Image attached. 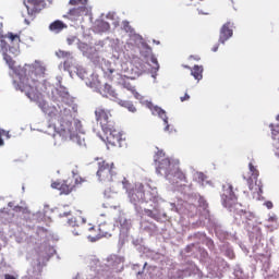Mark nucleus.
Listing matches in <instances>:
<instances>
[{
  "label": "nucleus",
  "mask_w": 279,
  "mask_h": 279,
  "mask_svg": "<svg viewBox=\"0 0 279 279\" xmlns=\"http://www.w3.org/2000/svg\"><path fill=\"white\" fill-rule=\"evenodd\" d=\"M102 132L106 134V141L108 145L112 147H123V134L114 128V124L109 129H104Z\"/></svg>",
  "instance_id": "obj_6"
},
{
  "label": "nucleus",
  "mask_w": 279,
  "mask_h": 279,
  "mask_svg": "<svg viewBox=\"0 0 279 279\" xmlns=\"http://www.w3.org/2000/svg\"><path fill=\"white\" fill-rule=\"evenodd\" d=\"M233 34L234 33L232 31V23L230 22L225 23L220 28V35H219L220 45H226L227 40H230Z\"/></svg>",
  "instance_id": "obj_12"
},
{
  "label": "nucleus",
  "mask_w": 279,
  "mask_h": 279,
  "mask_svg": "<svg viewBox=\"0 0 279 279\" xmlns=\"http://www.w3.org/2000/svg\"><path fill=\"white\" fill-rule=\"evenodd\" d=\"M68 45H73L75 43V37H71L66 39Z\"/></svg>",
  "instance_id": "obj_36"
},
{
  "label": "nucleus",
  "mask_w": 279,
  "mask_h": 279,
  "mask_svg": "<svg viewBox=\"0 0 279 279\" xmlns=\"http://www.w3.org/2000/svg\"><path fill=\"white\" fill-rule=\"evenodd\" d=\"M184 69H189L190 71L192 70L191 66L189 65H183Z\"/></svg>",
  "instance_id": "obj_39"
},
{
  "label": "nucleus",
  "mask_w": 279,
  "mask_h": 279,
  "mask_svg": "<svg viewBox=\"0 0 279 279\" xmlns=\"http://www.w3.org/2000/svg\"><path fill=\"white\" fill-rule=\"evenodd\" d=\"M277 121H279V114L277 116Z\"/></svg>",
  "instance_id": "obj_42"
},
{
  "label": "nucleus",
  "mask_w": 279,
  "mask_h": 279,
  "mask_svg": "<svg viewBox=\"0 0 279 279\" xmlns=\"http://www.w3.org/2000/svg\"><path fill=\"white\" fill-rule=\"evenodd\" d=\"M28 14H38L43 10V0H24Z\"/></svg>",
  "instance_id": "obj_13"
},
{
  "label": "nucleus",
  "mask_w": 279,
  "mask_h": 279,
  "mask_svg": "<svg viewBox=\"0 0 279 279\" xmlns=\"http://www.w3.org/2000/svg\"><path fill=\"white\" fill-rule=\"evenodd\" d=\"M207 245H208L209 250H215V242H213V240H209L207 242Z\"/></svg>",
  "instance_id": "obj_33"
},
{
  "label": "nucleus",
  "mask_w": 279,
  "mask_h": 279,
  "mask_svg": "<svg viewBox=\"0 0 279 279\" xmlns=\"http://www.w3.org/2000/svg\"><path fill=\"white\" fill-rule=\"evenodd\" d=\"M82 182H86L82 177L68 178L63 181L57 180L51 182V189L60 191L61 195H70L75 191L77 184H82Z\"/></svg>",
  "instance_id": "obj_3"
},
{
  "label": "nucleus",
  "mask_w": 279,
  "mask_h": 279,
  "mask_svg": "<svg viewBox=\"0 0 279 279\" xmlns=\"http://www.w3.org/2000/svg\"><path fill=\"white\" fill-rule=\"evenodd\" d=\"M96 175L99 182H112V178L117 175V167L114 162L99 159Z\"/></svg>",
  "instance_id": "obj_4"
},
{
  "label": "nucleus",
  "mask_w": 279,
  "mask_h": 279,
  "mask_svg": "<svg viewBox=\"0 0 279 279\" xmlns=\"http://www.w3.org/2000/svg\"><path fill=\"white\" fill-rule=\"evenodd\" d=\"M37 106L38 108H40V110H43V112H45V114H48V117H58V114L56 113L58 112V110L56 109V107L49 106V102L45 100H39L37 101Z\"/></svg>",
  "instance_id": "obj_16"
},
{
  "label": "nucleus",
  "mask_w": 279,
  "mask_h": 279,
  "mask_svg": "<svg viewBox=\"0 0 279 279\" xmlns=\"http://www.w3.org/2000/svg\"><path fill=\"white\" fill-rule=\"evenodd\" d=\"M110 73H113V71H112V70H110Z\"/></svg>",
  "instance_id": "obj_44"
},
{
  "label": "nucleus",
  "mask_w": 279,
  "mask_h": 279,
  "mask_svg": "<svg viewBox=\"0 0 279 279\" xmlns=\"http://www.w3.org/2000/svg\"><path fill=\"white\" fill-rule=\"evenodd\" d=\"M119 106H122V108H128L129 112H136V107L131 101L119 100Z\"/></svg>",
  "instance_id": "obj_23"
},
{
  "label": "nucleus",
  "mask_w": 279,
  "mask_h": 279,
  "mask_svg": "<svg viewBox=\"0 0 279 279\" xmlns=\"http://www.w3.org/2000/svg\"><path fill=\"white\" fill-rule=\"evenodd\" d=\"M219 41L218 44L214 45L213 48H211V51H214V53H216V51H219Z\"/></svg>",
  "instance_id": "obj_34"
},
{
  "label": "nucleus",
  "mask_w": 279,
  "mask_h": 279,
  "mask_svg": "<svg viewBox=\"0 0 279 279\" xmlns=\"http://www.w3.org/2000/svg\"><path fill=\"white\" fill-rule=\"evenodd\" d=\"M243 215H247V213H246V211L241 210V217H243Z\"/></svg>",
  "instance_id": "obj_38"
},
{
  "label": "nucleus",
  "mask_w": 279,
  "mask_h": 279,
  "mask_svg": "<svg viewBox=\"0 0 279 279\" xmlns=\"http://www.w3.org/2000/svg\"><path fill=\"white\" fill-rule=\"evenodd\" d=\"M95 117L97 123L100 124L101 130H108L114 125V120H112V113L109 110H106L101 107H98L95 110Z\"/></svg>",
  "instance_id": "obj_7"
},
{
  "label": "nucleus",
  "mask_w": 279,
  "mask_h": 279,
  "mask_svg": "<svg viewBox=\"0 0 279 279\" xmlns=\"http://www.w3.org/2000/svg\"><path fill=\"white\" fill-rule=\"evenodd\" d=\"M191 99V96L185 94L184 96L180 97V101H189Z\"/></svg>",
  "instance_id": "obj_32"
},
{
  "label": "nucleus",
  "mask_w": 279,
  "mask_h": 279,
  "mask_svg": "<svg viewBox=\"0 0 279 279\" xmlns=\"http://www.w3.org/2000/svg\"><path fill=\"white\" fill-rule=\"evenodd\" d=\"M274 219H275L274 217H270V218H269V221H274Z\"/></svg>",
  "instance_id": "obj_41"
},
{
  "label": "nucleus",
  "mask_w": 279,
  "mask_h": 279,
  "mask_svg": "<svg viewBox=\"0 0 279 279\" xmlns=\"http://www.w3.org/2000/svg\"><path fill=\"white\" fill-rule=\"evenodd\" d=\"M221 199L225 208H229L231 213H234V208L239 206V198L236 197V194H234V187H232V184L226 183L222 185Z\"/></svg>",
  "instance_id": "obj_5"
},
{
  "label": "nucleus",
  "mask_w": 279,
  "mask_h": 279,
  "mask_svg": "<svg viewBox=\"0 0 279 279\" xmlns=\"http://www.w3.org/2000/svg\"><path fill=\"white\" fill-rule=\"evenodd\" d=\"M59 122V134L65 141H75L77 131L73 129V112L69 108L62 109L57 116Z\"/></svg>",
  "instance_id": "obj_2"
},
{
  "label": "nucleus",
  "mask_w": 279,
  "mask_h": 279,
  "mask_svg": "<svg viewBox=\"0 0 279 279\" xmlns=\"http://www.w3.org/2000/svg\"><path fill=\"white\" fill-rule=\"evenodd\" d=\"M129 197L135 204L138 202H151V199H154V197L147 196L143 183L135 184V186L129 191Z\"/></svg>",
  "instance_id": "obj_8"
},
{
  "label": "nucleus",
  "mask_w": 279,
  "mask_h": 279,
  "mask_svg": "<svg viewBox=\"0 0 279 279\" xmlns=\"http://www.w3.org/2000/svg\"><path fill=\"white\" fill-rule=\"evenodd\" d=\"M122 86L129 90L130 93H132V95L135 97V99H141V94H138V92H136V87L134 85H132V83H130L129 81H124L122 83Z\"/></svg>",
  "instance_id": "obj_21"
},
{
  "label": "nucleus",
  "mask_w": 279,
  "mask_h": 279,
  "mask_svg": "<svg viewBox=\"0 0 279 279\" xmlns=\"http://www.w3.org/2000/svg\"><path fill=\"white\" fill-rule=\"evenodd\" d=\"M248 171L251 175L248 178L244 177V180H246V182L248 183V189L252 191V184L254 182H257L260 172L252 162L248 163Z\"/></svg>",
  "instance_id": "obj_15"
},
{
  "label": "nucleus",
  "mask_w": 279,
  "mask_h": 279,
  "mask_svg": "<svg viewBox=\"0 0 279 279\" xmlns=\"http://www.w3.org/2000/svg\"><path fill=\"white\" fill-rule=\"evenodd\" d=\"M66 24L60 20H56L54 22L50 23L49 25V29L53 33V34H60V32L66 29Z\"/></svg>",
  "instance_id": "obj_18"
},
{
  "label": "nucleus",
  "mask_w": 279,
  "mask_h": 279,
  "mask_svg": "<svg viewBox=\"0 0 279 279\" xmlns=\"http://www.w3.org/2000/svg\"><path fill=\"white\" fill-rule=\"evenodd\" d=\"M5 142L3 141V129H0V147H3Z\"/></svg>",
  "instance_id": "obj_29"
},
{
  "label": "nucleus",
  "mask_w": 279,
  "mask_h": 279,
  "mask_svg": "<svg viewBox=\"0 0 279 279\" xmlns=\"http://www.w3.org/2000/svg\"><path fill=\"white\" fill-rule=\"evenodd\" d=\"M104 93L106 97H111L112 99H117V97H119V94H117V92L112 88V85L110 84H105Z\"/></svg>",
  "instance_id": "obj_22"
},
{
  "label": "nucleus",
  "mask_w": 279,
  "mask_h": 279,
  "mask_svg": "<svg viewBox=\"0 0 279 279\" xmlns=\"http://www.w3.org/2000/svg\"><path fill=\"white\" fill-rule=\"evenodd\" d=\"M57 58H60L62 60H69L71 58V52L70 51H64V50H58L56 52Z\"/></svg>",
  "instance_id": "obj_24"
},
{
  "label": "nucleus",
  "mask_w": 279,
  "mask_h": 279,
  "mask_svg": "<svg viewBox=\"0 0 279 279\" xmlns=\"http://www.w3.org/2000/svg\"><path fill=\"white\" fill-rule=\"evenodd\" d=\"M84 223H86V219L80 215L73 216L68 220V226H70V228H77L72 230V234H74V236H80L82 234V228L80 227L84 226Z\"/></svg>",
  "instance_id": "obj_11"
},
{
  "label": "nucleus",
  "mask_w": 279,
  "mask_h": 279,
  "mask_svg": "<svg viewBox=\"0 0 279 279\" xmlns=\"http://www.w3.org/2000/svg\"><path fill=\"white\" fill-rule=\"evenodd\" d=\"M84 14H88V8H86V5H81L70 9L66 17L71 21H77L80 16H84Z\"/></svg>",
  "instance_id": "obj_14"
},
{
  "label": "nucleus",
  "mask_w": 279,
  "mask_h": 279,
  "mask_svg": "<svg viewBox=\"0 0 279 279\" xmlns=\"http://www.w3.org/2000/svg\"><path fill=\"white\" fill-rule=\"evenodd\" d=\"M144 213L147 217H150V219H158V216L154 214V210L151 209H144Z\"/></svg>",
  "instance_id": "obj_27"
},
{
  "label": "nucleus",
  "mask_w": 279,
  "mask_h": 279,
  "mask_svg": "<svg viewBox=\"0 0 279 279\" xmlns=\"http://www.w3.org/2000/svg\"><path fill=\"white\" fill-rule=\"evenodd\" d=\"M203 73H204V66L202 65H194L193 69L191 70V75H193V77L198 82L204 77Z\"/></svg>",
  "instance_id": "obj_20"
},
{
  "label": "nucleus",
  "mask_w": 279,
  "mask_h": 279,
  "mask_svg": "<svg viewBox=\"0 0 279 279\" xmlns=\"http://www.w3.org/2000/svg\"><path fill=\"white\" fill-rule=\"evenodd\" d=\"M197 178L199 182H204L206 180V174H204V172H199L197 173Z\"/></svg>",
  "instance_id": "obj_31"
},
{
  "label": "nucleus",
  "mask_w": 279,
  "mask_h": 279,
  "mask_svg": "<svg viewBox=\"0 0 279 279\" xmlns=\"http://www.w3.org/2000/svg\"><path fill=\"white\" fill-rule=\"evenodd\" d=\"M90 232L88 234L89 241L94 242L99 241V239H104V236H108V226L107 225H98L95 227H90L88 229Z\"/></svg>",
  "instance_id": "obj_10"
},
{
  "label": "nucleus",
  "mask_w": 279,
  "mask_h": 279,
  "mask_svg": "<svg viewBox=\"0 0 279 279\" xmlns=\"http://www.w3.org/2000/svg\"><path fill=\"white\" fill-rule=\"evenodd\" d=\"M264 206H266L268 210H271V208H274V203L271 201H267L264 203Z\"/></svg>",
  "instance_id": "obj_30"
},
{
  "label": "nucleus",
  "mask_w": 279,
  "mask_h": 279,
  "mask_svg": "<svg viewBox=\"0 0 279 279\" xmlns=\"http://www.w3.org/2000/svg\"><path fill=\"white\" fill-rule=\"evenodd\" d=\"M19 45H21V36L17 34L8 33L0 36V53L9 69L19 77V81H13L15 90H21V93H25L28 99H34L37 90L36 83L39 77L45 75L46 69L40 61L17 69L13 57L19 56Z\"/></svg>",
  "instance_id": "obj_1"
},
{
  "label": "nucleus",
  "mask_w": 279,
  "mask_h": 279,
  "mask_svg": "<svg viewBox=\"0 0 279 279\" xmlns=\"http://www.w3.org/2000/svg\"><path fill=\"white\" fill-rule=\"evenodd\" d=\"M151 63L155 64L153 68L158 71V69H160V65H158V59H156L155 57H153L150 59Z\"/></svg>",
  "instance_id": "obj_28"
},
{
  "label": "nucleus",
  "mask_w": 279,
  "mask_h": 279,
  "mask_svg": "<svg viewBox=\"0 0 279 279\" xmlns=\"http://www.w3.org/2000/svg\"><path fill=\"white\" fill-rule=\"evenodd\" d=\"M195 60H199V58H195Z\"/></svg>",
  "instance_id": "obj_43"
},
{
  "label": "nucleus",
  "mask_w": 279,
  "mask_h": 279,
  "mask_svg": "<svg viewBox=\"0 0 279 279\" xmlns=\"http://www.w3.org/2000/svg\"><path fill=\"white\" fill-rule=\"evenodd\" d=\"M259 193H263V185H259Z\"/></svg>",
  "instance_id": "obj_40"
},
{
  "label": "nucleus",
  "mask_w": 279,
  "mask_h": 279,
  "mask_svg": "<svg viewBox=\"0 0 279 279\" xmlns=\"http://www.w3.org/2000/svg\"><path fill=\"white\" fill-rule=\"evenodd\" d=\"M154 114H158V117H160V119H162V121L166 124L165 130L169 131V118L167 117V112L165 110H162V108H160V107H155Z\"/></svg>",
  "instance_id": "obj_19"
},
{
  "label": "nucleus",
  "mask_w": 279,
  "mask_h": 279,
  "mask_svg": "<svg viewBox=\"0 0 279 279\" xmlns=\"http://www.w3.org/2000/svg\"><path fill=\"white\" fill-rule=\"evenodd\" d=\"M98 27H100V29H104V32H108V29H110V23L101 21L98 24Z\"/></svg>",
  "instance_id": "obj_26"
},
{
  "label": "nucleus",
  "mask_w": 279,
  "mask_h": 279,
  "mask_svg": "<svg viewBox=\"0 0 279 279\" xmlns=\"http://www.w3.org/2000/svg\"><path fill=\"white\" fill-rule=\"evenodd\" d=\"M155 162L158 163L157 172L165 171L166 175H171V160L165 157L162 151H158L155 157Z\"/></svg>",
  "instance_id": "obj_9"
},
{
  "label": "nucleus",
  "mask_w": 279,
  "mask_h": 279,
  "mask_svg": "<svg viewBox=\"0 0 279 279\" xmlns=\"http://www.w3.org/2000/svg\"><path fill=\"white\" fill-rule=\"evenodd\" d=\"M2 136H5L7 138H11L12 135H10V131L3 130Z\"/></svg>",
  "instance_id": "obj_35"
},
{
  "label": "nucleus",
  "mask_w": 279,
  "mask_h": 279,
  "mask_svg": "<svg viewBox=\"0 0 279 279\" xmlns=\"http://www.w3.org/2000/svg\"><path fill=\"white\" fill-rule=\"evenodd\" d=\"M70 5H86L87 0H70Z\"/></svg>",
  "instance_id": "obj_25"
},
{
  "label": "nucleus",
  "mask_w": 279,
  "mask_h": 279,
  "mask_svg": "<svg viewBox=\"0 0 279 279\" xmlns=\"http://www.w3.org/2000/svg\"><path fill=\"white\" fill-rule=\"evenodd\" d=\"M170 175H172V180L173 182H175V184H180V182L186 184V182H189L186 180V174L180 168H177L174 171H171Z\"/></svg>",
  "instance_id": "obj_17"
},
{
  "label": "nucleus",
  "mask_w": 279,
  "mask_h": 279,
  "mask_svg": "<svg viewBox=\"0 0 279 279\" xmlns=\"http://www.w3.org/2000/svg\"><path fill=\"white\" fill-rule=\"evenodd\" d=\"M4 279H16V277H14L10 274H7V275H4Z\"/></svg>",
  "instance_id": "obj_37"
}]
</instances>
